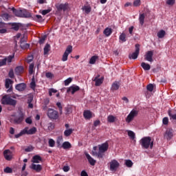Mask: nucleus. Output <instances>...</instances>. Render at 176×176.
<instances>
[{"mask_svg": "<svg viewBox=\"0 0 176 176\" xmlns=\"http://www.w3.org/2000/svg\"><path fill=\"white\" fill-rule=\"evenodd\" d=\"M12 98H16V96H11L10 94L4 95L1 99V104L3 105H11L12 107H16L17 100Z\"/></svg>", "mask_w": 176, "mask_h": 176, "instance_id": "1", "label": "nucleus"}, {"mask_svg": "<svg viewBox=\"0 0 176 176\" xmlns=\"http://www.w3.org/2000/svg\"><path fill=\"white\" fill-rule=\"evenodd\" d=\"M140 142L143 149H148L149 147L151 149L153 148V140L149 136L142 138Z\"/></svg>", "mask_w": 176, "mask_h": 176, "instance_id": "2", "label": "nucleus"}, {"mask_svg": "<svg viewBox=\"0 0 176 176\" xmlns=\"http://www.w3.org/2000/svg\"><path fill=\"white\" fill-rule=\"evenodd\" d=\"M47 115L51 120H57L59 118L58 111L53 109H48Z\"/></svg>", "mask_w": 176, "mask_h": 176, "instance_id": "3", "label": "nucleus"}, {"mask_svg": "<svg viewBox=\"0 0 176 176\" xmlns=\"http://www.w3.org/2000/svg\"><path fill=\"white\" fill-rule=\"evenodd\" d=\"M13 122L14 124H21V123H23V121L24 120V113L21 111L19 112L18 115L13 116Z\"/></svg>", "mask_w": 176, "mask_h": 176, "instance_id": "4", "label": "nucleus"}, {"mask_svg": "<svg viewBox=\"0 0 176 176\" xmlns=\"http://www.w3.org/2000/svg\"><path fill=\"white\" fill-rule=\"evenodd\" d=\"M140 44H135V52L129 55V58L130 60H137V58H138V56H140Z\"/></svg>", "mask_w": 176, "mask_h": 176, "instance_id": "5", "label": "nucleus"}, {"mask_svg": "<svg viewBox=\"0 0 176 176\" xmlns=\"http://www.w3.org/2000/svg\"><path fill=\"white\" fill-rule=\"evenodd\" d=\"M72 53V45H68L62 56V61L65 62L68 60V56Z\"/></svg>", "mask_w": 176, "mask_h": 176, "instance_id": "6", "label": "nucleus"}, {"mask_svg": "<svg viewBox=\"0 0 176 176\" xmlns=\"http://www.w3.org/2000/svg\"><path fill=\"white\" fill-rule=\"evenodd\" d=\"M138 115V111L133 109L126 118V122L130 123Z\"/></svg>", "mask_w": 176, "mask_h": 176, "instance_id": "7", "label": "nucleus"}, {"mask_svg": "<svg viewBox=\"0 0 176 176\" xmlns=\"http://www.w3.org/2000/svg\"><path fill=\"white\" fill-rule=\"evenodd\" d=\"M3 155L4 156V159L8 162H10V160L13 159V152H12L10 149L5 150Z\"/></svg>", "mask_w": 176, "mask_h": 176, "instance_id": "8", "label": "nucleus"}, {"mask_svg": "<svg viewBox=\"0 0 176 176\" xmlns=\"http://www.w3.org/2000/svg\"><path fill=\"white\" fill-rule=\"evenodd\" d=\"M13 84V80L9 79V78H7L6 79V84H5V86H6V89H8L7 90V93H12L13 92V87H10V85H12Z\"/></svg>", "mask_w": 176, "mask_h": 176, "instance_id": "9", "label": "nucleus"}, {"mask_svg": "<svg viewBox=\"0 0 176 176\" xmlns=\"http://www.w3.org/2000/svg\"><path fill=\"white\" fill-rule=\"evenodd\" d=\"M120 164L116 160H112L110 162V170L111 171H116L119 168Z\"/></svg>", "mask_w": 176, "mask_h": 176, "instance_id": "10", "label": "nucleus"}, {"mask_svg": "<svg viewBox=\"0 0 176 176\" xmlns=\"http://www.w3.org/2000/svg\"><path fill=\"white\" fill-rule=\"evenodd\" d=\"M144 60H146V61H148L149 63H153V51H148L144 55Z\"/></svg>", "mask_w": 176, "mask_h": 176, "instance_id": "11", "label": "nucleus"}, {"mask_svg": "<svg viewBox=\"0 0 176 176\" xmlns=\"http://www.w3.org/2000/svg\"><path fill=\"white\" fill-rule=\"evenodd\" d=\"M58 12H61V10H63V12H65L67 9H68V4L67 3H58L55 5Z\"/></svg>", "mask_w": 176, "mask_h": 176, "instance_id": "12", "label": "nucleus"}, {"mask_svg": "<svg viewBox=\"0 0 176 176\" xmlns=\"http://www.w3.org/2000/svg\"><path fill=\"white\" fill-rule=\"evenodd\" d=\"M79 90H80L79 86L72 85L67 89V93L72 92V94H75V93H76V91H79Z\"/></svg>", "mask_w": 176, "mask_h": 176, "instance_id": "13", "label": "nucleus"}, {"mask_svg": "<svg viewBox=\"0 0 176 176\" xmlns=\"http://www.w3.org/2000/svg\"><path fill=\"white\" fill-rule=\"evenodd\" d=\"M99 151L100 152H107L108 151V148H109V144H108V142H106L104 143H102L101 145H99Z\"/></svg>", "mask_w": 176, "mask_h": 176, "instance_id": "14", "label": "nucleus"}, {"mask_svg": "<svg viewBox=\"0 0 176 176\" xmlns=\"http://www.w3.org/2000/svg\"><path fill=\"white\" fill-rule=\"evenodd\" d=\"M100 75H98L94 79V82H95V86H101L102 85V82H104V76H102L100 78Z\"/></svg>", "mask_w": 176, "mask_h": 176, "instance_id": "15", "label": "nucleus"}, {"mask_svg": "<svg viewBox=\"0 0 176 176\" xmlns=\"http://www.w3.org/2000/svg\"><path fill=\"white\" fill-rule=\"evenodd\" d=\"M30 168L32 170H34V171H36V173H41L42 171V165L41 164H32V165L30 166Z\"/></svg>", "mask_w": 176, "mask_h": 176, "instance_id": "16", "label": "nucleus"}, {"mask_svg": "<svg viewBox=\"0 0 176 176\" xmlns=\"http://www.w3.org/2000/svg\"><path fill=\"white\" fill-rule=\"evenodd\" d=\"M27 88V85L25 83H19L15 86L16 90L18 91H24Z\"/></svg>", "mask_w": 176, "mask_h": 176, "instance_id": "17", "label": "nucleus"}, {"mask_svg": "<svg viewBox=\"0 0 176 176\" xmlns=\"http://www.w3.org/2000/svg\"><path fill=\"white\" fill-rule=\"evenodd\" d=\"M173 130L172 129H167L166 131L164 138L168 140V141H170L173 138Z\"/></svg>", "mask_w": 176, "mask_h": 176, "instance_id": "18", "label": "nucleus"}, {"mask_svg": "<svg viewBox=\"0 0 176 176\" xmlns=\"http://www.w3.org/2000/svg\"><path fill=\"white\" fill-rule=\"evenodd\" d=\"M85 156L91 166H96V163H97V161L94 160L91 156L89 155V153H85Z\"/></svg>", "mask_w": 176, "mask_h": 176, "instance_id": "19", "label": "nucleus"}, {"mask_svg": "<svg viewBox=\"0 0 176 176\" xmlns=\"http://www.w3.org/2000/svg\"><path fill=\"white\" fill-rule=\"evenodd\" d=\"M23 131H26L25 132V134H28L30 135H32V134H35L36 133V127H32L30 129L28 130V127H25Z\"/></svg>", "mask_w": 176, "mask_h": 176, "instance_id": "20", "label": "nucleus"}, {"mask_svg": "<svg viewBox=\"0 0 176 176\" xmlns=\"http://www.w3.org/2000/svg\"><path fill=\"white\" fill-rule=\"evenodd\" d=\"M12 10L16 17H23V10H16V8H12Z\"/></svg>", "mask_w": 176, "mask_h": 176, "instance_id": "21", "label": "nucleus"}, {"mask_svg": "<svg viewBox=\"0 0 176 176\" xmlns=\"http://www.w3.org/2000/svg\"><path fill=\"white\" fill-rule=\"evenodd\" d=\"M42 162V157L41 155H36L32 157V163H41Z\"/></svg>", "mask_w": 176, "mask_h": 176, "instance_id": "22", "label": "nucleus"}, {"mask_svg": "<svg viewBox=\"0 0 176 176\" xmlns=\"http://www.w3.org/2000/svg\"><path fill=\"white\" fill-rule=\"evenodd\" d=\"M83 116L85 119H91L93 118V113L89 110H86L83 112Z\"/></svg>", "mask_w": 176, "mask_h": 176, "instance_id": "23", "label": "nucleus"}, {"mask_svg": "<svg viewBox=\"0 0 176 176\" xmlns=\"http://www.w3.org/2000/svg\"><path fill=\"white\" fill-rule=\"evenodd\" d=\"M24 73V67L23 66H18L15 68L16 75H21Z\"/></svg>", "mask_w": 176, "mask_h": 176, "instance_id": "24", "label": "nucleus"}, {"mask_svg": "<svg viewBox=\"0 0 176 176\" xmlns=\"http://www.w3.org/2000/svg\"><path fill=\"white\" fill-rule=\"evenodd\" d=\"M119 87H120V83L118 81H115L111 85V90L113 91H114V90H119Z\"/></svg>", "mask_w": 176, "mask_h": 176, "instance_id": "25", "label": "nucleus"}, {"mask_svg": "<svg viewBox=\"0 0 176 176\" xmlns=\"http://www.w3.org/2000/svg\"><path fill=\"white\" fill-rule=\"evenodd\" d=\"M103 34L105 36H111V35H112V28H106L103 31Z\"/></svg>", "mask_w": 176, "mask_h": 176, "instance_id": "26", "label": "nucleus"}, {"mask_svg": "<svg viewBox=\"0 0 176 176\" xmlns=\"http://www.w3.org/2000/svg\"><path fill=\"white\" fill-rule=\"evenodd\" d=\"M32 19L34 21H37V23H43V17H42V15H34Z\"/></svg>", "mask_w": 176, "mask_h": 176, "instance_id": "27", "label": "nucleus"}, {"mask_svg": "<svg viewBox=\"0 0 176 176\" xmlns=\"http://www.w3.org/2000/svg\"><path fill=\"white\" fill-rule=\"evenodd\" d=\"M120 43H124L127 41L126 33L122 32L119 36Z\"/></svg>", "mask_w": 176, "mask_h": 176, "instance_id": "28", "label": "nucleus"}, {"mask_svg": "<svg viewBox=\"0 0 176 176\" xmlns=\"http://www.w3.org/2000/svg\"><path fill=\"white\" fill-rule=\"evenodd\" d=\"M62 148H63V149H71L72 144H71L69 142H64L62 144Z\"/></svg>", "mask_w": 176, "mask_h": 176, "instance_id": "29", "label": "nucleus"}, {"mask_svg": "<svg viewBox=\"0 0 176 176\" xmlns=\"http://www.w3.org/2000/svg\"><path fill=\"white\" fill-rule=\"evenodd\" d=\"M141 67L144 71H149V69H151V65L144 62L141 63Z\"/></svg>", "mask_w": 176, "mask_h": 176, "instance_id": "30", "label": "nucleus"}, {"mask_svg": "<svg viewBox=\"0 0 176 176\" xmlns=\"http://www.w3.org/2000/svg\"><path fill=\"white\" fill-rule=\"evenodd\" d=\"M22 17L28 19L30 17H31V13L28 11H27V10H22Z\"/></svg>", "mask_w": 176, "mask_h": 176, "instance_id": "31", "label": "nucleus"}, {"mask_svg": "<svg viewBox=\"0 0 176 176\" xmlns=\"http://www.w3.org/2000/svg\"><path fill=\"white\" fill-rule=\"evenodd\" d=\"M157 37L160 38V39H162L163 38L164 36H166V31L162 30H160L157 34Z\"/></svg>", "mask_w": 176, "mask_h": 176, "instance_id": "32", "label": "nucleus"}, {"mask_svg": "<svg viewBox=\"0 0 176 176\" xmlns=\"http://www.w3.org/2000/svg\"><path fill=\"white\" fill-rule=\"evenodd\" d=\"M44 56H46V54H49V52H50V44H46L44 47Z\"/></svg>", "mask_w": 176, "mask_h": 176, "instance_id": "33", "label": "nucleus"}, {"mask_svg": "<svg viewBox=\"0 0 176 176\" xmlns=\"http://www.w3.org/2000/svg\"><path fill=\"white\" fill-rule=\"evenodd\" d=\"M139 21H140V24L141 25H144V23L145 21V14H140Z\"/></svg>", "mask_w": 176, "mask_h": 176, "instance_id": "34", "label": "nucleus"}, {"mask_svg": "<svg viewBox=\"0 0 176 176\" xmlns=\"http://www.w3.org/2000/svg\"><path fill=\"white\" fill-rule=\"evenodd\" d=\"M72 133H74V129H69L64 131V135H65V137H69V135H71V134H72Z\"/></svg>", "mask_w": 176, "mask_h": 176, "instance_id": "35", "label": "nucleus"}, {"mask_svg": "<svg viewBox=\"0 0 176 176\" xmlns=\"http://www.w3.org/2000/svg\"><path fill=\"white\" fill-rule=\"evenodd\" d=\"M82 10L85 11V12L87 14H89V13H90V12H91V7L89 6H85L82 7Z\"/></svg>", "mask_w": 176, "mask_h": 176, "instance_id": "36", "label": "nucleus"}, {"mask_svg": "<svg viewBox=\"0 0 176 176\" xmlns=\"http://www.w3.org/2000/svg\"><path fill=\"white\" fill-rule=\"evenodd\" d=\"M14 58V54L4 58V60H6V63H12V60H13Z\"/></svg>", "mask_w": 176, "mask_h": 176, "instance_id": "37", "label": "nucleus"}, {"mask_svg": "<svg viewBox=\"0 0 176 176\" xmlns=\"http://www.w3.org/2000/svg\"><path fill=\"white\" fill-rule=\"evenodd\" d=\"M36 87V83H35V76H33L32 78V82H30V88H32V90H35Z\"/></svg>", "mask_w": 176, "mask_h": 176, "instance_id": "38", "label": "nucleus"}, {"mask_svg": "<svg viewBox=\"0 0 176 176\" xmlns=\"http://www.w3.org/2000/svg\"><path fill=\"white\" fill-rule=\"evenodd\" d=\"M21 49H23V50H25L26 49H30V44L22 43L20 44Z\"/></svg>", "mask_w": 176, "mask_h": 176, "instance_id": "39", "label": "nucleus"}, {"mask_svg": "<svg viewBox=\"0 0 176 176\" xmlns=\"http://www.w3.org/2000/svg\"><path fill=\"white\" fill-rule=\"evenodd\" d=\"M127 133H128V135L131 140L135 139V133L134 132H133V131H127Z\"/></svg>", "mask_w": 176, "mask_h": 176, "instance_id": "40", "label": "nucleus"}, {"mask_svg": "<svg viewBox=\"0 0 176 176\" xmlns=\"http://www.w3.org/2000/svg\"><path fill=\"white\" fill-rule=\"evenodd\" d=\"M168 115L170 120H176V114L171 113V110H168Z\"/></svg>", "mask_w": 176, "mask_h": 176, "instance_id": "41", "label": "nucleus"}, {"mask_svg": "<svg viewBox=\"0 0 176 176\" xmlns=\"http://www.w3.org/2000/svg\"><path fill=\"white\" fill-rule=\"evenodd\" d=\"M12 30H14V31H19L20 29V25L16 23H14L12 24Z\"/></svg>", "mask_w": 176, "mask_h": 176, "instance_id": "42", "label": "nucleus"}, {"mask_svg": "<svg viewBox=\"0 0 176 176\" xmlns=\"http://www.w3.org/2000/svg\"><path fill=\"white\" fill-rule=\"evenodd\" d=\"M116 120V118L113 116H109L107 117V120L109 123H113L115 122V120Z\"/></svg>", "mask_w": 176, "mask_h": 176, "instance_id": "43", "label": "nucleus"}, {"mask_svg": "<svg viewBox=\"0 0 176 176\" xmlns=\"http://www.w3.org/2000/svg\"><path fill=\"white\" fill-rule=\"evenodd\" d=\"M65 111L66 115H71V113H72V107H65Z\"/></svg>", "mask_w": 176, "mask_h": 176, "instance_id": "44", "label": "nucleus"}, {"mask_svg": "<svg viewBox=\"0 0 176 176\" xmlns=\"http://www.w3.org/2000/svg\"><path fill=\"white\" fill-rule=\"evenodd\" d=\"M97 58H98V56H93L90 60H89V64H96V61H97Z\"/></svg>", "mask_w": 176, "mask_h": 176, "instance_id": "45", "label": "nucleus"}, {"mask_svg": "<svg viewBox=\"0 0 176 176\" xmlns=\"http://www.w3.org/2000/svg\"><path fill=\"white\" fill-rule=\"evenodd\" d=\"M125 166H126V167H133V161L131 160H126Z\"/></svg>", "mask_w": 176, "mask_h": 176, "instance_id": "46", "label": "nucleus"}, {"mask_svg": "<svg viewBox=\"0 0 176 176\" xmlns=\"http://www.w3.org/2000/svg\"><path fill=\"white\" fill-rule=\"evenodd\" d=\"M56 106L58 107V109H59V113L60 115H63V106H61V102H58L56 103Z\"/></svg>", "mask_w": 176, "mask_h": 176, "instance_id": "47", "label": "nucleus"}, {"mask_svg": "<svg viewBox=\"0 0 176 176\" xmlns=\"http://www.w3.org/2000/svg\"><path fill=\"white\" fill-rule=\"evenodd\" d=\"M34 63H31L29 66V74L30 75H32V74H34Z\"/></svg>", "mask_w": 176, "mask_h": 176, "instance_id": "48", "label": "nucleus"}, {"mask_svg": "<svg viewBox=\"0 0 176 176\" xmlns=\"http://www.w3.org/2000/svg\"><path fill=\"white\" fill-rule=\"evenodd\" d=\"M25 133H26V131H24V129H23L19 133L16 134L14 137L15 138H20V137H21V135H24Z\"/></svg>", "mask_w": 176, "mask_h": 176, "instance_id": "49", "label": "nucleus"}, {"mask_svg": "<svg viewBox=\"0 0 176 176\" xmlns=\"http://www.w3.org/2000/svg\"><path fill=\"white\" fill-rule=\"evenodd\" d=\"M52 10V8H49L47 10H43L42 12H41V14H43V16H46V14H47L48 13H50Z\"/></svg>", "mask_w": 176, "mask_h": 176, "instance_id": "50", "label": "nucleus"}, {"mask_svg": "<svg viewBox=\"0 0 176 176\" xmlns=\"http://www.w3.org/2000/svg\"><path fill=\"white\" fill-rule=\"evenodd\" d=\"M48 144L49 146H50L51 148H54V145H56V142H54L53 139H50Z\"/></svg>", "mask_w": 176, "mask_h": 176, "instance_id": "51", "label": "nucleus"}, {"mask_svg": "<svg viewBox=\"0 0 176 176\" xmlns=\"http://www.w3.org/2000/svg\"><path fill=\"white\" fill-rule=\"evenodd\" d=\"M4 173H6V174H10L13 173V170L10 167L8 166L4 169Z\"/></svg>", "mask_w": 176, "mask_h": 176, "instance_id": "52", "label": "nucleus"}, {"mask_svg": "<svg viewBox=\"0 0 176 176\" xmlns=\"http://www.w3.org/2000/svg\"><path fill=\"white\" fill-rule=\"evenodd\" d=\"M133 6H135V8L141 6V0H135L133 1Z\"/></svg>", "mask_w": 176, "mask_h": 176, "instance_id": "53", "label": "nucleus"}, {"mask_svg": "<svg viewBox=\"0 0 176 176\" xmlns=\"http://www.w3.org/2000/svg\"><path fill=\"white\" fill-rule=\"evenodd\" d=\"M45 41H46V36H43L38 41V43L40 45H43L45 43Z\"/></svg>", "mask_w": 176, "mask_h": 176, "instance_id": "54", "label": "nucleus"}, {"mask_svg": "<svg viewBox=\"0 0 176 176\" xmlns=\"http://www.w3.org/2000/svg\"><path fill=\"white\" fill-rule=\"evenodd\" d=\"M104 152L99 150V151L98 152V158L102 159V157H104Z\"/></svg>", "mask_w": 176, "mask_h": 176, "instance_id": "55", "label": "nucleus"}, {"mask_svg": "<svg viewBox=\"0 0 176 176\" xmlns=\"http://www.w3.org/2000/svg\"><path fill=\"white\" fill-rule=\"evenodd\" d=\"M53 93H57V90L54 89V88H51L49 89V96L50 97H52L53 96Z\"/></svg>", "mask_w": 176, "mask_h": 176, "instance_id": "56", "label": "nucleus"}, {"mask_svg": "<svg viewBox=\"0 0 176 176\" xmlns=\"http://www.w3.org/2000/svg\"><path fill=\"white\" fill-rule=\"evenodd\" d=\"M61 142H63V136H59L56 140V144L58 146H60V145H61Z\"/></svg>", "mask_w": 176, "mask_h": 176, "instance_id": "57", "label": "nucleus"}, {"mask_svg": "<svg viewBox=\"0 0 176 176\" xmlns=\"http://www.w3.org/2000/svg\"><path fill=\"white\" fill-rule=\"evenodd\" d=\"M148 91H153V84H149L146 86Z\"/></svg>", "mask_w": 176, "mask_h": 176, "instance_id": "58", "label": "nucleus"}, {"mask_svg": "<svg viewBox=\"0 0 176 176\" xmlns=\"http://www.w3.org/2000/svg\"><path fill=\"white\" fill-rule=\"evenodd\" d=\"M34 151V147L32 146H29L25 148V152H32Z\"/></svg>", "mask_w": 176, "mask_h": 176, "instance_id": "59", "label": "nucleus"}, {"mask_svg": "<svg viewBox=\"0 0 176 176\" xmlns=\"http://www.w3.org/2000/svg\"><path fill=\"white\" fill-rule=\"evenodd\" d=\"M47 128L50 131H52V130H53V129H54V124H53V123H52V122H50L47 124Z\"/></svg>", "mask_w": 176, "mask_h": 176, "instance_id": "60", "label": "nucleus"}, {"mask_svg": "<svg viewBox=\"0 0 176 176\" xmlns=\"http://www.w3.org/2000/svg\"><path fill=\"white\" fill-rule=\"evenodd\" d=\"M45 76L46 78H49L50 79H52L54 76V75L53 74H52V72H47L45 74Z\"/></svg>", "mask_w": 176, "mask_h": 176, "instance_id": "61", "label": "nucleus"}, {"mask_svg": "<svg viewBox=\"0 0 176 176\" xmlns=\"http://www.w3.org/2000/svg\"><path fill=\"white\" fill-rule=\"evenodd\" d=\"M4 65H6V59H0V67H3Z\"/></svg>", "mask_w": 176, "mask_h": 176, "instance_id": "62", "label": "nucleus"}, {"mask_svg": "<svg viewBox=\"0 0 176 176\" xmlns=\"http://www.w3.org/2000/svg\"><path fill=\"white\" fill-rule=\"evenodd\" d=\"M71 82H72V78H69L66 79L65 80V85L68 86V85H69V83H71Z\"/></svg>", "mask_w": 176, "mask_h": 176, "instance_id": "63", "label": "nucleus"}, {"mask_svg": "<svg viewBox=\"0 0 176 176\" xmlns=\"http://www.w3.org/2000/svg\"><path fill=\"white\" fill-rule=\"evenodd\" d=\"M163 124L167 125L168 124V118L164 117L162 120Z\"/></svg>", "mask_w": 176, "mask_h": 176, "instance_id": "64", "label": "nucleus"}]
</instances>
